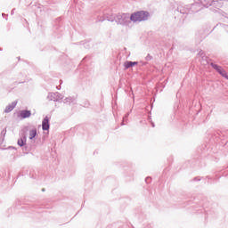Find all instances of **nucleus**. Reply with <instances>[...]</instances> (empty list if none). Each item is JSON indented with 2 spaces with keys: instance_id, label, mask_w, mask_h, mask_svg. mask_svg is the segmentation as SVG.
<instances>
[{
  "instance_id": "obj_1",
  "label": "nucleus",
  "mask_w": 228,
  "mask_h": 228,
  "mask_svg": "<svg viewBox=\"0 0 228 228\" xmlns=\"http://www.w3.org/2000/svg\"><path fill=\"white\" fill-rule=\"evenodd\" d=\"M148 17L149 12L141 11L131 14L130 20H132V22H142V20H147Z\"/></svg>"
},
{
  "instance_id": "obj_2",
  "label": "nucleus",
  "mask_w": 228,
  "mask_h": 228,
  "mask_svg": "<svg viewBox=\"0 0 228 228\" xmlns=\"http://www.w3.org/2000/svg\"><path fill=\"white\" fill-rule=\"evenodd\" d=\"M114 20L117 22V24H122L123 26H126L131 22V16L127 13L123 14H118Z\"/></svg>"
},
{
  "instance_id": "obj_3",
  "label": "nucleus",
  "mask_w": 228,
  "mask_h": 228,
  "mask_svg": "<svg viewBox=\"0 0 228 228\" xmlns=\"http://www.w3.org/2000/svg\"><path fill=\"white\" fill-rule=\"evenodd\" d=\"M28 131V127H25L24 129L21 130V137L20 139L18 140V145L20 147H24L26 145V132Z\"/></svg>"
},
{
  "instance_id": "obj_4",
  "label": "nucleus",
  "mask_w": 228,
  "mask_h": 228,
  "mask_svg": "<svg viewBox=\"0 0 228 228\" xmlns=\"http://www.w3.org/2000/svg\"><path fill=\"white\" fill-rule=\"evenodd\" d=\"M211 66L213 67V69H215V70H216V72H218V74H220L223 77H226V76L228 75L227 72H225L222 67L215 64V63H211Z\"/></svg>"
},
{
  "instance_id": "obj_5",
  "label": "nucleus",
  "mask_w": 228,
  "mask_h": 228,
  "mask_svg": "<svg viewBox=\"0 0 228 228\" xmlns=\"http://www.w3.org/2000/svg\"><path fill=\"white\" fill-rule=\"evenodd\" d=\"M42 127H43V131H49V117H45L44 119H43V122H42Z\"/></svg>"
},
{
  "instance_id": "obj_6",
  "label": "nucleus",
  "mask_w": 228,
  "mask_h": 228,
  "mask_svg": "<svg viewBox=\"0 0 228 228\" xmlns=\"http://www.w3.org/2000/svg\"><path fill=\"white\" fill-rule=\"evenodd\" d=\"M134 65H138V61H126L124 63V67L126 69H131V67H134Z\"/></svg>"
},
{
  "instance_id": "obj_7",
  "label": "nucleus",
  "mask_w": 228,
  "mask_h": 228,
  "mask_svg": "<svg viewBox=\"0 0 228 228\" xmlns=\"http://www.w3.org/2000/svg\"><path fill=\"white\" fill-rule=\"evenodd\" d=\"M17 106V102H12V104H9L5 108V113H10V111H13L14 108Z\"/></svg>"
},
{
  "instance_id": "obj_8",
  "label": "nucleus",
  "mask_w": 228,
  "mask_h": 228,
  "mask_svg": "<svg viewBox=\"0 0 228 228\" xmlns=\"http://www.w3.org/2000/svg\"><path fill=\"white\" fill-rule=\"evenodd\" d=\"M20 115L21 118H29V117H31V111L21 110Z\"/></svg>"
},
{
  "instance_id": "obj_9",
  "label": "nucleus",
  "mask_w": 228,
  "mask_h": 228,
  "mask_svg": "<svg viewBox=\"0 0 228 228\" xmlns=\"http://www.w3.org/2000/svg\"><path fill=\"white\" fill-rule=\"evenodd\" d=\"M200 4H202L203 6H206L207 8L208 6H211L213 4V2H211V0H200Z\"/></svg>"
},
{
  "instance_id": "obj_10",
  "label": "nucleus",
  "mask_w": 228,
  "mask_h": 228,
  "mask_svg": "<svg viewBox=\"0 0 228 228\" xmlns=\"http://www.w3.org/2000/svg\"><path fill=\"white\" fill-rule=\"evenodd\" d=\"M35 136H37V128H32L31 130H29V140H33V138H35Z\"/></svg>"
},
{
  "instance_id": "obj_11",
  "label": "nucleus",
  "mask_w": 228,
  "mask_h": 228,
  "mask_svg": "<svg viewBox=\"0 0 228 228\" xmlns=\"http://www.w3.org/2000/svg\"><path fill=\"white\" fill-rule=\"evenodd\" d=\"M57 97H58V94H56V93H50L47 96V99H49L50 101L56 102Z\"/></svg>"
},
{
  "instance_id": "obj_12",
  "label": "nucleus",
  "mask_w": 228,
  "mask_h": 228,
  "mask_svg": "<svg viewBox=\"0 0 228 228\" xmlns=\"http://www.w3.org/2000/svg\"><path fill=\"white\" fill-rule=\"evenodd\" d=\"M75 101H76V98H75V97L69 96V97H67V98L64 100V103H65V104H70V102H75Z\"/></svg>"
},
{
  "instance_id": "obj_13",
  "label": "nucleus",
  "mask_w": 228,
  "mask_h": 228,
  "mask_svg": "<svg viewBox=\"0 0 228 228\" xmlns=\"http://www.w3.org/2000/svg\"><path fill=\"white\" fill-rule=\"evenodd\" d=\"M57 97H56V102L57 101H61V99H63V95H61L60 93H56Z\"/></svg>"
},
{
  "instance_id": "obj_14",
  "label": "nucleus",
  "mask_w": 228,
  "mask_h": 228,
  "mask_svg": "<svg viewBox=\"0 0 228 228\" xmlns=\"http://www.w3.org/2000/svg\"><path fill=\"white\" fill-rule=\"evenodd\" d=\"M145 60L146 61H151L152 60V56H151V54H148L146 57H145Z\"/></svg>"
},
{
  "instance_id": "obj_15",
  "label": "nucleus",
  "mask_w": 228,
  "mask_h": 228,
  "mask_svg": "<svg viewBox=\"0 0 228 228\" xmlns=\"http://www.w3.org/2000/svg\"><path fill=\"white\" fill-rule=\"evenodd\" d=\"M129 117V114H126L125 118H123V120H126V118Z\"/></svg>"
},
{
  "instance_id": "obj_16",
  "label": "nucleus",
  "mask_w": 228,
  "mask_h": 228,
  "mask_svg": "<svg viewBox=\"0 0 228 228\" xmlns=\"http://www.w3.org/2000/svg\"><path fill=\"white\" fill-rule=\"evenodd\" d=\"M149 179H151V178H150V177H147V178L145 179L146 183H147V181H149Z\"/></svg>"
},
{
  "instance_id": "obj_17",
  "label": "nucleus",
  "mask_w": 228,
  "mask_h": 228,
  "mask_svg": "<svg viewBox=\"0 0 228 228\" xmlns=\"http://www.w3.org/2000/svg\"><path fill=\"white\" fill-rule=\"evenodd\" d=\"M225 79H228V74H227V76L225 77Z\"/></svg>"
},
{
  "instance_id": "obj_18",
  "label": "nucleus",
  "mask_w": 228,
  "mask_h": 228,
  "mask_svg": "<svg viewBox=\"0 0 228 228\" xmlns=\"http://www.w3.org/2000/svg\"><path fill=\"white\" fill-rule=\"evenodd\" d=\"M152 127H154V123H151Z\"/></svg>"
},
{
  "instance_id": "obj_19",
  "label": "nucleus",
  "mask_w": 228,
  "mask_h": 228,
  "mask_svg": "<svg viewBox=\"0 0 228 228\" xmlns=\"http://www.w3.org/2000/svg\"><path fill=\"white\" fill-rule=\"evenodd\" d=\"M14 13V12L13 11H12V14H13Z\"/></svg>"
}]
</instances>
